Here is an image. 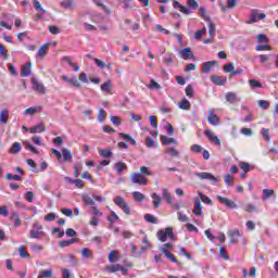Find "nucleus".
<instances>
[{"label": "nucleus", "mask_w": 278, "mask_h": 278, "mask_svg": "<svg viewBox=\"0 0 278 278\" xmlns=\"http://www.w3.org/2000/svg\"><path fill=\"white\" fill-rule=\"evenodd\" d=\"M17 251L20 253V257H22L23 260L31 257V255H29V252H27V248L25 245H21Z\"/></svg>", "instance_id": "nucleus-27"}, {"label": "nucleus", "mask_w": 278, "mask_h": 278, "mask_svg": "<svg viewBox=\"0 0 278 278\" xmlns=\"http://www.w3.org/2000/svg\"><path fill=\"white\" fill-rule=\"evenodd\" d=\"M187 5L191 10H199V2L197 0H187Z\"/></svg>", "instance_id": "nucleus-60"}, {"label": "nucleus", "mask_w": 278, "mask_h": 278, "mask_svg": "<svg viewBox=\"0 0 278 278\" xmlns=\"http://www.w3.org/2000/svg\"><path fill=\"white\" fill-rule=\"evenodd\" d=\"M121 260V252L118 250H112L109 253V262L110 264H116Z\"/></svg>", "instance_id": "nucleus-15"}, {"label": "nucleus", "mask_w": 278, "mask_h": 278, "mask_svg": "<svg viewBox=\"0 0 278 278\" xmlns=\"http://www.w3.org/2000/svg\"><path fill=\"white\" fill-rule=\"evenodd\" d=\"M226 101L228 103H237L238 96L235 92L229 91L226 93Z\"/></svg>", "instance_id": "nucleus-30"}, {"label": "nucleus", "mask_w": 278, "mask_h": 278, "mask_svg": "<svg viewBox=\"0 0 278 278\" xmlns=\"http://www.w3.org/2000/svg\"><path fill=\"white\" fill-rule=\"evenodd\" d=\"M190 151L192 153H201V151H203V147L201 144H192L190 147Z\"/></svg>", "instance_id": "nucleus-63"}, {"label": "nucleus", "mask_w": 278, "mask_h": 278, "mask_svg": "<svg viewBox=\"0 0 278 278\" xmlns=\"http://www.w3.org/2000/svg\"><path fill=\"white\" fill-rule=\"evenodd\" d=\"M208 36L210 38H214V36H216V25L212 23V20L208 22Z\"/></svg>", "instance_id": "nucleus-37"}, {"label": "nucleus", "mask_w": 278, "mask_h": 278, "mask_svg": "<svg viewBox=\"0 0 278 278\" xmlns=\"http://www.w3.org/2000/svg\"><path fill=\"white\" fill-rule=\"evenodd\" d=\"M142 244L143 247L140 248L141 253H146V251H149V249H151V242H149V239L147 237H143Z\"/></svg>", "instance_id": "nucleus-34"}, {"label": "nucleus", "mask_w": 278, "mask_h": 278, "mask_svg": "<svg viewBox=\"0 0 278 278\" xmlns=\"http://www.w3.org/2000/svg\"><path fill=\"white\" fill-rule=\"evenodd\" d=\"M36 112H42V106L28 108L24 111V114H29V116H34Z\"/></svg>", "instance_id": "nucleus-33"}, {"label": "nucleus", "mask_w": 278, "mask_h": 278, "mask_svg": "<svg viewBox=\"0 0 278 278\" xmlns=\"http://www.w3.org/2000/svg\"><path fill=\"white\" fill-rule=\"evenodd\" d=\"M102 92H108V94H112V80H108L101 85Z\"/></svg>", "instance_id": "nucleus-28"}, {"label": "nucleus", "mask_w": 278, "mask_h": 278, "mask_svg": "<svg viewBox=\"0 0 278 278\" xmlns=\"http://www.w3.org/2000/svg\"><path fill=\"white\" fill-rule=\"evenodd\" d=\"M129 268H134V264L128 263L125 266L121 264H112L105 267L106 273L114 275V273H122V275L127 276L129 275Z\"/></svg>", "instance_id": "nucleus-1"}, {"label": "nucleus", "mask_w": 278, "mask_h": 278, "mask_svg": "<svg viewBox=\"0 0 278 278\" xmlns=\"http://www.w3.org/2000/svg\"><path fill=\"white\" fill-rule=\"evenodd\" d=\"M43 236H46V233L42 230H30L29 231V238H31L33 240H38L40 238H43Z\"/></svg>", "instance_id": "nucleus-23"}, {"label": "nucleus", "mask_w": 278, "mask_h": 278, "mask_svg": "<svg viewBox=\"0 0 278 278\" xmlns=\"http://www.w3.org/2000/svg\"><path fill=\"white\" fill-rule=\"evenodd\" d=\"M198 194L202 203H205L206 205H212V199H210V197L203 194L202 192H199Z\"/></svg>", "instance_id": "nucleus-50"}, {"label": "nucleus", "mask_w": 278, "mask_h": 278, "mask_svg": "<svg viewBox=\"0 0 278 278\" xmlns=\"http://www.w3.org/2000/svg\"><path fill=\"white\" fill-rule=\"evenodd\" d=\"M113 166H114L117 175H123V172L127 170V168H128L127 163H125V162H117Z\"/></svg>", "instance_id": "nucleus-18"}, {"label": "nucleus", "mask_w": 278, "mask_h": 278, "mask_svg": "<svg viewBox=\"0 0 278 278\" xmlns=\"http://www.w3.org/2000/svg\"><path fill=\"white\" fill-rule=\"evenodd\" d=\"M83 202L85 203V205H94V200L90 198V195H84Z\"/></svg>", "instance_id": "nucleus-64"}, {"label": "nucleus", "mask_w": 278, "mask_h": 278, "mask_svg": "<svg viewBox=\"0 0 278 278\" xmlns=\"http://www.w3.org/2000/svg\"><path fill=\"white\" fill-rule=\"evenodd\" d=\"M273 197H275V190L273 189L263 190V201H268Z\"/></svg>", "instance_id": "nucleus-29"}, {"label": "nucleus", "mask_w": 278, "mask_h": 278, "mask_svg": "<svg viewBox=\"0 0 278 278\" xmlns=\"http://www.w3.org/2000/svg\"><path fill=\"white\" fill-rule=\"evenodd\" d=\"M74 3L75 2L73 0H63V1H61L60 5L64 10H71V8H73Z\"/></svg>", "instance_id": "nucleus-36"}, {"label": "nucleus", "mask_w": 278, "mask_h": 278, "mask_svg": "<svg viewBox=\"0 0 278 278\" xmlns=\"http://www.w3.org/2000/svg\"><path fill=\"white\" fill-rule=\"evenodd\" d=\"M164 255L165 257H167V260H170L174 264H179V261L177 260V257H175V254L164 250Z\"/></svg>", "instance_id": "nucleus-46"}, {"label": "nucleus", "mask_w": 278, "mask_h": 278, "mask_svg": "<svg viewBox=\"0 0 278 278\" xmlns=\"http://www.w3.org/2000/svg\"><path fill=\"white\" fill-rule=\"evenodd\" d=\"M151 199L153 200V206L155 208H157V207H160V205H162V197H160V194L152 193Z\"/></svg>", "instance_id": "nucleus-25"}, {"label": "nucleus", "mask_w": 278, "mask_h": 278, "mask_svg": "<svg viewBox=\"0 0 278 278\" xmlns=\"http://www.w3.org/2000/svg\"><path fill=\"white\" fill-rule=\"evenodd\" d=\"M24 147L27 151H30L31 153H35V155H38V149H36V147H34L31 143H29V141H25Z\"/></svg>", "instance_id": "nucleus-42"}, {"label": "nucleus", "mask_w": 278, "mask_h": 278, "mask_svg": "<svg viewBox=\"0 0 278 278\" xmlns=\"http://www.w3.org/2000/svg\"><path fill=\"white\" fill-rule=\"evenodd\" d=\"M29 131L31 134H43V131H47V128L45 127V124H37L36 126H33L29 128Z\"/></svg>", "instance_id": "nucleus-20"}, {"label": "nucleus", "mask_w": 278, "mask_h": 278, "mask_svg": "<svg viewBox=\"0 0 278 278\" xmlns=\"http://www.w3.org/2000/svg\"><path fill=\"white\" fill-rule=\"evenodd\" d=\"M51 46L50 42L43 43L39 50L37 51L36 58L38 60H45L47 58V54L49 53V47Z\"/></svg>", "instance_id": "nucleus-8"}, {"label": "nucleus", "mask_w": 278, "mask_h": 278, "mask_svg": "<svg viewBox=\"0 0 278 278\" xmlns=\"http://www.w3.org/2000/svg\"><path fill=\"white\" fill-rule=\"evenodd\" d=\"M11 220H14V227H21V217L18 216V213L13 211L11 213Z\"/></svg>", "instance_id": "nucleus-32"}, {"label": "nucleus", "mask_w": 278, "mask_h": 278, "mask_svg": "<svg viewBox=\"0 0 278 278\" xmlns=\"http://www.w3.org/2000/svg\"><path fill=\"white\" fill-rule=\"evenodd\" d=\"M236 70V66L233 65V63H228L224 65V71L226 73H230V75H233V71Z\"/></svg>", "instance_id": "nucleus-52"}, {"label": "nucleus", "mask_w": 278, "mask_h": 278, "mask_svg": "<svg viewBox=\"0 0 278 278\" xmlns=\"http://www.w3.org/2000/svg\"><path fill=\"white\" fill-rule=\"evenodd\" d=\"M179 55L182 60H194V53L190 48H185L180 50Z\"/></svg>", "instance_id": "nucleus-14"}, {"label": "nucleus", "mask_w": 278, "mask_h": 278, "mask_svg": "<svg viewBox=\"0 0 278 278\" xmlns=\"http://www.w3.org/2000/svg\"><path fill=\"white\" fill-rule=\"evenodd\" d=\"M194 216H203V204L201 203V199H194V205L192 210Z\"/></svg>", "instance_id": "nucleus-11"}, {"label": "nucleus", "mask_w": 278, "mask_h": 278, "mask_svg": "<svg viewBox=\"0 0 278 278\" xmlns=\"http://www.w3.org/2000/svg\"><path fill=\"white\" fill-rule=\"evenodd\" d=\"M132 197H134L135 201H137V203H142V201H144V194H142L139 191H134Z\"/></svg>", "instance_id": "nucleus-44"}, {"label": "nucleus", "mask_w": 278, "mask_h": 278, "mask_svg": "<svg viewBox=\"0 0 278 278\" xmlns=\"http://www.w3.org/2000/svg\"><path fill=\"white\" fill-rule=\"evenodd\" d=\"M178 108H180V110H190V101H188L186 98H184V99L178 103Z\"/></svg>", "instance_id": "nucleus-40"}, {"label": "nucleus", "mask_w": 278, "mask_h": 278, "mask_svg": "<svg viewBox=\"0 0 278 278\" xmlns=\"http://www.w3.org/2000/svg\"><path fill=\"white\" fill-rule=\"evenodd\" d=\"M79 239L77 238H73V239H70V240H63V241H60V247L64 248V247H71V244H75V242H78Z\"/></svg>", "instance_id": "nucleus-35"}, {"label": "nucleus", "mask_w": 278, "mask_h": 278, "mask_svg": "<svg viewBox=\"0 0 278 278\" xmlns=\"http://www.w3.org/2000/svg\"><path fill=\"white\" fill-rule=\"evenodd\" d=\"M249 84L251 88H264V86L262 85V83H260V80L250 79Z\"/></svg>", "instance_id": "nucleus-61"}, {"label": "nucleus", "mask_w": 278, "mask_h": 278, "mask_svg": "<svg viewBox=\"0 0 278 278\" xmlns=\"http://www.w3.org/2000/svg\"><path fill=\"white\" fill-rule=\"evenodd\" d=\"M139 174L143 175V177H151V175H153V172L149 170V167L147 166H141L139 168Z\"/></svg>", "instance_id": "nucleus-39"}, {"label": "nucleus", "mask_w": 278, "mask_h": 278, "mask_svg": "<svg viewBox=\"0 0 278 278\" xmlns=\"http://www.w3.org/2000/svg\"><path fill=\"white\" fill-rule=\"evenodd\" d=\"M113 201L115 205H117V207H119V210L123 211L124 214H126V216H129L131 214V207H129V203L125 201V198L118 195L114 198Z\"/></svg>", "instance_id": "nucleus-2"}, {"label": "nucleus", "mask_w": 278, "mask_h": 278, "mask_svg": "<svg viewBox=\"0 0 278 278\" xmlns=\"http://www.w3.org/2000/svg\"><path fill=\"white\" fill-rule=\"evenodd\" d=\"M34 8L37 10V12H41L42 14H46L47 11L42 9V4H40V1L34 0Z\"/></svg>", "instance_id": "nucleus-57"}, {"label": "nucleus", "mask_w": 278, "mask_h": 278, "mask_svg": "<svg viewBox=\"0 0 278 278\" xmlns=\"http://www.w3.org/2000/svg\"><path fill=\"white\" fill-rule=\"evenodd\" d=\"M161 142L164 147H168V144H179L177 139L175 138H168L166 135L161 136Z\"/></svg>", "instance_id": "nucleus-17"}, {"label": "nucleus", "mask_w": 278, "mask_h": 278, "mask_svg": "<svg viewBox=\"0 0 278 278\" xmlns=\"http://www.w3.org/2000/svg\"><path fill=\"white\" fill-rule=\"evenodd\" d=\"M53 277V269H46V270H42L38 278H51Z\"/></svg>", "instance_id": "nucleus-43"}, {"label": "nucleus", "mask_w": 278, "mask_h": 278, "mask_svg": "<svg viewBox=\"0 0 278 278\" xmlns=\"http://www.w3.org/2000/svg\"><path fill=\"white\" fill-rule=\"evenodd\" d=\"M33 90L36 92H39V94H47V88L45 87V84L38 81V79H33Z\"/></svg>", "instance_id": "nucleus-9"}, {"label": "nucleus", "mask_w": 278, "mask_h": 278, "mask_svg": "<svg viewBox=\"0 0 278 278\" xmlns=\"http://www.w3.org/2000/svg\"><path fill=\"white\" fill-rule=\"evenodd\" d=\"M165 155H169L170 157H179V150L177 148H166L164 150Z\"/></svg>", "instance_id": "nucleus-24"}, {"label": "nucleus", "mask_w": 278, "mask_h": 278, "mask_svg": "<svg viewBox=\"0 0 278 278\" xmlns=\"http://www.w3.org/2000/svg\"><path fill=\"white\" fill-rule=\"evenodd\" d=\"M48 31L52 34V36H58V34H60V27L56 25H51L48 27Z\"/></svg>", "instance_id": "nucleus-59"}, {"label": "nucleus", "mask_w": 278, "mask_h": 278, "mask_svg": "<svg viewBox=\"0 0 278 278\" xmlns=\"http://www.w3.org/2000/svg\"><path fill=\"white\" fill-rule=\"evenodd\" d=\"M119 219H121V217H118L116 215V212H114V211H112L111 216L108 217V220H109V223H111V225H114V223H116V220H119Z\"/></svg>", "instance_id": "nucleus-58"}, {"label": "nucleus", "mask_w": 278, "mask_h": 278, "mask_svg": "<svg viewBox=\"0 0 278 278\" xmlns=\"http://www.w3.org/2000/svg\"><path fill=\"white\" fill-rule=\"evenodd\" d=\"M148 88L150 90H162V86L160 84H157V81H155L154 79L150 80Z\"/></svg>", "instance_id": "nucleus-45"}, {"label": "nucleus", "mask_w": 278, "mask_h": 278, "mask_svg": "<svg viewBox=\"0 0 278 278\" xmlns=\"http://www.w3.org/2000/svg\"><path fill=\"white\" fill-rule=\"evenodd\" d=\"M31 75V63H26L22 66L21 77H29Z\"/></svg>", "instance_id": "nucleus-19"}, {"label": "nucleus", "mask_w": 278, "mask_h": 278, "mask_svg": "<svg viewBox=\"0 0 278 278\" xmlns=\"http://www.w3.org/2000/svg\"><path fill=\"white\" fill-rule=\"evenodd\" d=\"M244 212H248L249 214H252L253 212H260L257 210V207L255 206V204H247L244 207H243Z\"/></svg>", "instance_id": "nucleus-48"}, {"label": "nucleus", "mask_w": 278, "mask_h": 278, "mask_svg": "<svg viewBox=\"0 0 278 278\" xmlns=\"http://www.w3.org/2000/svg\"><path fill=\"white\" fill-rule=\"evenodd\" d=\"M218 64V61H207L202 64L201 73H205L206 75L212 73V68Z\"/></svg>", "instance_id": "nucleus-13"}, {"label": "nucleus", "mask_w": 278, "mask_h": 278, "mask_svg": "<svg viewBox=\"0 0 278 278\" xmlns=\"http://www.w3.org/2000/svg\"><path fill=\"white\" fill-rule=\"evenodd\" d=\"M205 34H207V29L205 27H203L202 29L195 31L194 34V39L195 40H201V37L205 36Z\"/></svg>", "instance_id": "nucleus-51"}, {"label": "nucleus", "mask_w": 278, "mask_h": 278, "mask_svg": "<svg viewBox=\"0 0 278 278\" xmlns=\"http://www.w3.org/2000/svg\"><path fill=\"white\" fill-rule=\"evenodd\" d=\"M185 93H186V97H188L189 99H192V97H194V88L192 87V85H188L186 87Z\"/></svg>", "instance_id": "nucleus-47"}, {"label": "nucleus", "mask_w": 278, "mask_h": 278, "mask_svg": "<svg viewBox=\"0 0 278 278\" xmlns=\"http://www.w3.org/2000/svg\"><path fill=\"white\" fill-rule=\"evenodd\" d=\"M194 175H195V177H199V179H201V180L207 179L213 185L218 184V177L212 175V173H208V172H201V173L195 172Z\"/></svg>", "instance_id": "nucleus-5"}, {"label": "nucleus", "mask_w": 278, "mask_h": 278, "mask_svg": "<svg viewBox=\"0 0 278 278\" xmlns=\"http://www.w3.org/2000/svg\"><path fill=\"white\" fill-rule=\"evenodd\" d=\"M130 181H131V184H136L138 186H148L149 185V179L144 175H142L138 172H135L130 175Z\"/></svg>", "instance_id": "nucleus-3"}, {"label": "nucleus", "mask_w": 278, "mask_h": 278, "mask_svg": "<svg viewBox=\"0 0 278 278\" xmlns=\"http://www.w3.org/2000/svg\"><path fill=\"white\" fill-rule=\"evenodd\" d=\"M68 84L70 86H74V88H81V84L79 83L77 77L71 78V80H68Z\"/></svg>", "instance_id": "nucleus-62"}, {"label": "nucleus", "mask_w": 278, "mask_h": 278, "mask_svg": "<svg viewBox=\"0 0 278 278\" xmlns=\"http://www.w3.org/2000/svg\"><path fill=\"white\" fill-rule=\"evenodd\" d=\"M266 18V13H260L257 9L252 10L250 15V20L247 22L248 25H253V23H257L258 21H264Z\"/></svg>", "instance_id": "nucleus-6"}, {"label": "nucleus", "mask_w": 278, "mask_h": 278, "mask_svg": "<svg viewBox=\"0 0 278 278\" xmlns=\"http://www.w3.org/2000/svg\"><path fill=\"white\" fill-rule=\"evenodd\" d=\"M62 155H63L64 162H73V154L71 153V151L68 149L63 148Z\"/></svg>", "instance_id": "nucleus-26"}, {"label": "nucleus", "mask_w": 278, "mask_h": 278, "mask_svg": "<svg viewBox=\"0 0 278 278\" xmlns=\"http://www.w3.org/2000/svg\"><path fill=\"white\" fill-rule=\"evenodd\" d=\"M207 122L210 125H213L214 127L220 125V118H218V115L214 113V110H208V116H207Z\"/></svg>", "instance_id": "nucleus-10"}, {"label": "nucleus", "mask_w": 278, "mask_h": 278, "mask_svg": "<svg viewBox=\"0 0 278 278\" xmlns=\"http://www.w3.org/2000/svg\"><path fill=\"white\" fill-rule=\"evenodd\" d=\"M105 118H108V113L105 112V110L100 109L99 113H98V121L100 123H103V121H105Z\"/></svg>", "instance_id": "nucleus-53"}, {"label": "nucleus", "mask_w": 278, "mask_h": 278, "mask_svg": "<svg viewBox=\"0 0 278 278\" xmlns=\"http://www.w3.org/2000/svg\"><path fill=\"white\" fill-rule=\"evenodd\" d=\"M81 256L85 258V260H88L90 257H92V251H90V249L88 248H84L81 250Z\"/></svg>", "instance_id": "nucleus-56"}, {"label": "nucleus", "mask_w": 278, "mask_h": 278, "mask_svg": "<svg viewBox=\"0 0 278 278\" xmlns=\"http://www.w3.org/2000/svg\"><path fill=\"white\" fill-rule=\"evenodd\" d=\"M98 153L104 159L112 157V151L108 149H98Z\"/></svg>", "instance_id": "nucleus-38"}, {"label": "nucleus", "mask_w": 278, "mask_h": 278, "mask_svg": "<svg viewBox=\"0 0 278 278\" xmlns=\"http://www.w3.org/2000/svg\"><path fill=\"white\" fill-rule=\"evenodd\" d=\"M157 237L160 242H166V238H169V240H175V232H173V228L167 227L163 230H159Z\"/></svg>", "instance_id": "nucleus-4"}, {"label": "nucleus", "mask_w": 278, "mask_h": 278, "mask_svg": "<svg viewBox=\"0 0 278 278\" xmlns=\"http://www.w3.org/2000/svg\"><path fill=\"white\" fill-rule=\"evenodd\" d=\"M216 199L219 201V203H222V205H226V207H230L231 210H236L238 207V204H236V202H233L227 198L217 195Z\"/></svg>", "instance_id": "nucleus-12"}, {"label": "nucleus", "mask_w": 278, "mask_h": 278, "mask_svg": "<svg viewBox=\"0 0 278 278\" xmlns=\"http://www.w3.org/2000/svg\"><path fill=\"white\" fill-rule=\"evenodd\" d=\"M211 81L215 86H225V84H227V77H225V76H211Z\"/></svg>", "instance_id": "nucleus-16"}, {"label": "nucleus", "mask_w": 278, "mask_h": 278, "mask_svg": "<svg viewBox=\"0 0 278 278\" xmlns=\"http://www.w3.org/2000/svg\"><path fill=\"white\" fill-rule=\"evenodd\" d=\"M10 118V111L8 109L0 111V123L2 125H8V119Z\"/></svg>", "instance_id": "nucleus-21"}, {"label": "nucleus", "mask_w": 278, "mask_h": 278, "mask_svg": "<svg viewBox=\"0 0 278 278\" xmlns=\"http://www.w3.org/2000/svg\"><path fill=\"white\" fill-rule=\"evenodd\" d=\"M119 138H123L124 140H128V142H130L131 144L136 146V139L131 138V136L125 134V132H121L119 134Z\"/></svg>", "instance_id": "nucleus-55"}, {"label": "nucleus", "mask_w": 278, "mask_h": 278, "mask_svg": "<svg viewBox=\"0 0 278 278\" xmlns=\"http://www.w3.org/2000/svg\"><path fill=\"white\" fill-rule=\"evenodd\" d=\"M204 136L207 138L213 144H216L217 147H220L223 142L218 138V136L214 135V131L212 129H205L204 130Z\"/></svg>", "instance_id": "nucleus-7"}, {"label": "nucleus", "mask_w": 278, "mask_h": 278, "mask_svg": "<svg viewBox=\"0 0 278 278\" xmlns=\"http://www.w3.org/2000/svg\"><path fill=\"white\" fill-rule=\"evenodd\" d=\"M22 149H23V146L21 144V142H14L10 148L9 153L11 155H16V153H21Z\"/></svg>", "instance_id": "nucleus-22"}, {"label": "nucleus", "mask_w": 278, "mask_h": 278, "mask_svg": "<svg viewBox=\"0 0 278 278\" xmlns=\"http://www.w3.org/2000/svg\"><path fill=\"white\" fill-rule=\"evenodd\" d=\"M84 168V166L81 165V163H77L74 165V177L75 179H77L79 177V173H81V169Z\"/></svg>", "instance_id": "nucleus-49"}, {"label": "nucleus", "mask_w": 278, "mask_h": 278, "mask_svg": "<svg viewBox=\"0 0 278 278\" xmlns=\"http://www.w3.org/2000/svg\"><path fill=\"white\" fill-rule=\"evenodd\" d=\"M119 138H123L124 140H128V142H130L131 144L136 146V139L131 138V136L125 134V132H121L119 134Z\"/></svg>", "instance_id": "nucleus-54"}, {"label": "nucleus", "mask_w": 278, "mask_h": 278, "mask_svg": "<svg viewBox=\"0 0 278 278\" xmlns=\"http://www.w3.org/2000/svg\"><path fill=\"white\" fill-rule=\"evenodd\" d=\"M239 168H241V170L245 173H249V170H253V166L251 167V164H249L248 162H240Z\"/></svg>", "instance_id": "nucleus-41"}, {"label": "nucleus", "mask_w": 278, "mask_h": 278, "mask_svg": "<svg viewBox=\"0 0 278 278\" xmlns=\"http://www.w3.org/2000/svg\"><path fill=\"white\" fill-rule=\"evenodd\" d=\"M163 199L168 203V205H173V195L168 189H163Z\"/></svg>", "instance_id": "nucleus-31"}]
</instances>
